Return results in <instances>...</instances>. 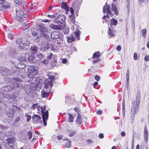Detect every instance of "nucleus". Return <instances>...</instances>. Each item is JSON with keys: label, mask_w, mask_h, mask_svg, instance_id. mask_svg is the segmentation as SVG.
Listing matches in <instances>:
<instances>
[{"label": "nucleus", "mask_w": 149, "mask_h": 149, "mask_svg": "<svg viewBox=\"0 0 149 149\" xmlns=\"http://www.w3.org/2000/svg\"><path fill=\"white\" fill-rule=\"evenodd\" d=\"M8 55L11 58H15L17 55V53L15 50L12 49L8 52Z\"/></svg>", "instance_id": "obj_17"}, {"label": "nucleus", "mask_w": 149, "mask_h": 149, "mask_svg": "<svg viewBox=\"0 0 149 149\" xmlns=\"http://www.w3.org/2000/svg\"><path fill=\"white\" fill-rule=\"evenodd\" d=\"M63 136L62 135H59L58 136H57L58 140L59 141L61 140L63 138Z\"/></svg>", "instance_id": "obj_63"}, {"label": "nucleus", "mask_w": 149, "mask_h": 149, "mask_svg": "<svg viewBox=\"0 0 149 149\" xmlns=\"http://www.w3.org/2000/svg\"><path fill=\"white\" fill-rule=\"evenodd\" d=\"M38 49V47L34 45L31 46V50L34 52L37 51Z\"/></svg>", "instance_id": "obj_37"}, {"label": "nucleus", "mask_w": 149, "mask_h": 149, "mask_svg": "<svg viewBox=\"0 0 149 149\" xmlns=\"http://www.w3.org/2000/svg\"><path fill=\"white\" fill-rule=\"evenodd\" d=\"M126 7H127V10L128 12H129L130 11V6H129V2H126Z\"/></svg>", "instance_id": "obj_53"}, {"label": "nucleus", "mask_w": 149, "mask_h": 149, "mask_svg": "<svg viewBox=\"0 0 149 149\" xmlns=\"http://www.w3.org/2000/svg\"><path fill=\"white\" fill-rule=\"evenodd\" d=\"M69 29L68 28H67L66 29H63V31L65 34H67L69 32Z\"/></svg>", "instance_id": "obj_57"}, {"label": "nucleus", "mask_w": 149, "mask_h": 149, "mask_svg": "<svg viewBox=\"0 0 149 149\" xmlns=\"http://www.w3.org/2000/svg\"><path fill=\"white\" fill-rule=\"evenodd\" d=\"M107 3L105 6L103 8V12L104 13H107V14H110L111 16L112 15V13L110 9L111 6L110 5L107 6Z\"/></svg>", "instance_id": "obj_14"}, {"label": "nucleus", "mask_w": 149, "mask_h": 149, "mask_svg": "<svg viewBox=\"0 0 149 149\" xmlns=\"http://www.w3.org/2000/svg\"><path fill=\"white\" fill-rule=\"evenodd\" d=\"M69 22L70 24L72 25L71 29L73 30L75 28V26H77V25L75 24V17L74 15H69Z\"/></svg>", "instance_id": "obj_12"}, {"label": "nucleus", "mask_w": 149, "mask_h": 149, "mask_svg": "<svg viewBox=\"0 0 149 149\" xmlns=\"http://www.w3.org/2000/svg\"><path fill=\"white\" fill-rule=\"evenodd\" d=\"M49 95V93L46 92L44 90H43L41 92V95L42 96V97L43 98L47 97Z\"/></svg>", "instance_id": "obj_28"}, {"label": "nucleus", "mask_w": 149, "mask_h": 149, "mask_svg": "<svg viewBox=\"0 0 149 149\" xmlns=\"http://www.w3.org/2000/svg\"><path fill=\"white\" fill-rule=\"evenodd\" d=\"M39 30L40 32L37 33L32 29L31 34L32 36H37V37H40V36L47 37V30L43 25H40V26Z\"/></svg>", "instance_id": "obj_1"}, {"label": "nucleus", "mask_w": 149, "mask_h": 149, "mask_svg": "<svg viewBox=\"0 0 149 149\" xmlns=\"http://www.w3.org/2000/svg\"><path fill=\"white\" fill-rule=\"evenodd\" d=\"M28 24H27L25 23H24V24L23 25V27H22V29L24 31L25 30H26L28 29L29 27V26L28 25Z\"/></svg>", "instance_id": "obj_36"}, {"label": "nucleus", "mask_w": 149, "mask_h": 149, "mask_svg": "<svg viewBox=\"0 0 149 149\" xmlns=\"http://www.w3.org/2000/svg\"><path fill=\"white\" fill-rule=\"evenodd\" d=\"M22 38H18V39L17 40H16V43L17 44H18L19 45H21L22 43Z\"/></svg>", "instance_id": "obj_47"}, {"label": "nucleus", "mask_w": 149, "mask_h": 149, "mask_svg": "<svg viewBox=\"0 0 149 149\" xmlns=\"http://www.w3.org/2000/svg\"><path fill=\"white\" fill-rule=\"evenodd\" d=\"M117 23V21L115 19L113 18L111 20V24L113 26H116Z\"/></svg>", "instance_id": "obj_32"}, {"label": "nucleus", "mask_w": 149, "mask_h": 149, "mask_svg": "<svg viewBox=\"0 0 149 149\" xmlns=\"http://www.w3.org/2000/svg\"><path fill=\"white\" fill-rule=\"evenodd\" d=\"M28 136H29V139H31L32 137V132L31 131H29L27 134Z\"/></svg>", "instance_id": "obj_48"}, {"label": "nucleus", "mask_w": 149, "mask_h": 149, "mask_svg": "<svg viewBox=\"0 0 149 149\" xmlns=\"http://www.w3.org/2000/svg\"><path fill=\"white\" fill-rule=\"evenodd\" d=\"M62 8L64 9L66 11V13H67L69 11V7L65 2L62 3L61 4Z\"/></svg>", "instance_id": "obj_19"}, {"label": "nucleus", "mask_w": 149, "mask_h": 149, "mask_svg": "<svg viewBox=\"0 0 149 149\" xmlns=\"http://www.w3.org/2000/svg\"><path fill=\"white\" fill-rule=\"evenodd\" d=\"M134 58L135 60H136L138 58L137 54L136 53H134Z\"/></svg>", "instance_id": "obj_58"}, {"label": "nucleus", "mask_w": 149, "mask_h": 149, "mask_svg": "<svg viewBox=\"0 0 149 149\" xmlns=\"http://www.w3.org/2000/svg\"><path fill=\"white\" fill-rule=\"evenodd\" d=\"M37 4L36 3H34L33 4H31V10H32L36 7L37 6Z\"/></svg>", "instance_id": "obj_51"}, {"label": "nucleus", "mask_w": 149, "mask_h": 149, "mask_svg": "<svg viewBox=\"0 0 149 149\" xmlns=\"http://www.w3.org/2000/svg\"><path fill=\"white\" fill-rule=\"evenodd\" d=\"M14 88V87L10 85H7L2 87L1 88V89L2 91L6 92H9L12 90Z\"/></svg>", "instance_id": "obj_16"}, {"label": "nucleus", "mask_w": 149, "mask_h": 149, "mask_svg": "<svg viewBox=\"0 0 149 149\" xmlns=\"http://www.w3.org/2000/svg\"><path fill=\"white\" fill-rule=\"evenodd\" d=\"M49 26L50 28L52 29L58 30H61V27L60 26L54 25L53 24H50Z\"/></svg>", "instance_id": "obj_25"}, {"label": "nucleus", "mask_w": 149, "mask_h": 149, "mask_svg": "<svg viewBox=\"0 0 149 149\" xmlns=\"http://www.w3.org/2000/svg\"><path fill=\"white\" fill-rule=\"evenodd\" d=\"M144 137L145 142L147 143L148 140V130L146 127H145L144 132Z\"/></svg>", "instance_id": "obj_20"}, {"label": "nucleus", "mask_w": 149, "mask_h": 149, "mask_svg": "<svg viewBox=\"0 0 149 149\" xmlns=\"http://www.w3.org/2000/svg\"><path fill=\"white\" fill-rule=\"evenodd\" d=\"M22 44L23 45L28 46L29 44V41L26 39V38H22Z\"/></svg>", "instance_id": "obj_27"}, {"label": "nucleus", "mask_w": 149, "mask_h": 149, "mask_svg": "<svg viewBox=\"0 0 149 149\" xmlns=\"http://www.w3.org/2000/svg\"><path fill=\"white\" fill-rule=\"evenodd\" d=\"M29 80V83H30L29 87L31 89H35L37 88L38 86V84L39 83V79L36 77H31Z\"/></svg>", "instance_id": "obj_3"}, {"label": "nucleus", "mask_w": 149, "mask_h": 149, "mask_svg": "<svg viewBox=\"0 0 149 149\" xmlns=\"http://www.w3.org/2000/svg\"><path fill=\"white\" fill-rule=\"evenodd\" d=\"M25 116L26 117H27L26 120V122H29L31 119V116L30 115H29L28 114H26L25 115Z\"/></svg>", "instance_id": "obj_45"}, {"label": "nucleus", "mask_w": 149, "mask_h": 149, "mask_svg": "<svg viewBox=\"0 0 149 149\" xmlns=\"http://www.w3.org/2000/svg\"><path fill=\"white\" fill-rule=\"evenodd\" d=\"M129 74L130 72L129 71H127V76H126V80L127 81V84H129Z\"/></svg>", "instance_id": "obj_41"}, {"label": "nucleus", "mask_w": 149, "mask_h": 149, "mask_svg": "<svg viewBox=\"0 0 149 149\" xmlns=\"http://www.w3.org/2000/svg\"><path fill=\"white\" fill-rule=\"evenodd\" d=\"M6 114L8 117L13 118V112L12 110L10 111H8L7 112Z\"/></svg>", "instance_id": "obj_33"}, {"label": "nucleus", "mask_w": 149, "mask_h": 149, "mask_svg": "<svg viewBox=\"0 0 149 149\" xmlns=\"http://www.w3.org/2000/svg\"><path fill=\"white\" fill-rule=\"evenodd\" d=\"M38 58L39 59H41L43 57V55L42 54L40 53L38 55Z\"/></svg>", "instance_id": "obj_64"}, {"label": "nucleus", "mask_w": 149, "mask_h": 149, "mask_svg": "<svg viewBox=\"0 0 149 149\" xmlns=\"http://www.w3.org/2000/svg\"><path fill=\"white\" fill-rule=\"evenodd\" d=\"M37 110L39 111L40 110L42 113V116L43 121V124L44 126L47 125L46 120H48V111L47 110L45 111V106H44L43 107L40 106H37L36 107Z\"/></svg>", "instance_id": "obj_2"}, {"label": "nucleus", "mask_w": 149, "mask_h": 149, "mask_svg": "<svg viewBox=\"0 0 149 149\" xmlns=\"http://www.w3.org/2000/svg\"><path fill=\"white\" fill-rule=\"evenodd\" d=\"M139 105V104H137L135 102H134L133 103V106L131 109V118L132 119V122H133L135 113L137 112L138 110Z\"/></svg>", "instance_id": "obj_5"}, {"label": "nucleus", "mask_w": 149, "mask_h": 149, "mask_svg": "<svg viewBox=\"0 0 149 149\" xmlns=\"http://www.w3.org/2000/svg\"><path fill=\"white\" fill-rule=\"evenodd\" d=\"M44 38V42H47V45L45 46L46 47H44L42 48L44 51H45L47 50L49 47L50 46H51V49L53 51H54L55 49L52 46V45L50 43H49V41L50 40V38Z\"/></svg>", "instance_id": "obj_9"}, {"label": "nucleus", "mask_w": 149, "mask_h": 149, "mask_svg": "<svg viewBox=\"0 0 149 149\" xmlns=\"http://www.w3.org/2000/svg\"><path fill=\"white\" fill-rule=\"evenodd\" d=\"M140 97L141 93L140 92L138 91L136 95V102H135L137 104H140Z\"/></svg>", "instance_id": "obj_24"}, {"label": "nucleus", "mask_w": 149, "mask_h": 149, "mask_svg": "<svg viewBox=\"0 0 149 149\" xmlns=\"http://www.w3.org/2000/svg\"><path fill=\"white\" fill-rule=\"evenodd\" d=\"M3 96V93L1 91H0V103H1V100Z\"/></svg>", "instance_id": "obj_54"}, {"label": "nucleus", "mask_w": 149, "mask_h": 149, "mask_svg": "<svg viewBox=\"0 0 149 149\" xmlns=\"http://www.w3.org/2000/svg\"><path fill=\"white\" fill-rule=\"evenodd\" d=\"M70 11L71 15H74V10L73 8H70Z\"/></svg>", "instance_id": "obj_62"}, {"label": "nucleus", "mask_w": 149, "mask_h": 149, "mask_svg": "<svg viewBox=\"0 0 149 149\" xmlns=\"http://www.w3.org/2000/svg\"><path fill=\"white\" fill-rule=\"evenodd\" d=\"M147 33V30L146 29H143L142 30V34L143 36H146Z\"/></svg>", "instance_id": "obj_39"}, {"label": "nucleus", "mask_w": 149, "mask_h": 149, "mask_svg": "<svg viewBox=\"0 0 149 149\" xmlns=\"http://www.w3.org/2000/svg\"><path fill=\"white\" fill-rule=\"evenodd\" d=\"M48 62V61L47 59H45L42 61V63L44 64H47Z\"/></svg>", "instance_id": "obj_59"}, {"label": "nucleus", "mask_w": 149, "mask_h": 149, "mask_svg": "<svg viewBox=\"0 0 149 149\" xmlns=\"http://www.w3.org/2000/svg\"><path fill=\"white\" fill-rule=\"evenodd\" d=\"M38 104H33L31 107V108L33 109H35L37 107V106H38Z\"/></svg>", "instance_id": "obj_55"}, {"label": "nucleus", "mask_w": 149, "mask_h": 149, "mask_svg": "<svg viewBox=\"0 0 149 149\" xmlns=\"http://www.w3.org/2000/svg\"><path fill=\"white\" fill-rule=\"evenodd\" d=\"M67 41L68 43H71L72 42L74 41L75 38H67Z\"/></svg>", "instance_id": "obj_38"}, {"label": "nucleus", "mask_w": 149, "mask_h": 149, "mask_svg": "<svg viewBox=\"0 0 149 149\" xmlns=\"http://www.w3.org/2000/svg\"><path fill=\"white\" fill-rule=\"evenodd\" d=\"M28 70L29 73L28 75L29 78L34 76L38 73V71L35 67L33 65L29 66Z\"/></svg>", "instance_id": "obj_4"}, {"label": "nucleus", "mask_w": 149, "mask_h": 149, "mask_svg": "<svg viewBox=\"0 0 149 149\" xmlns=\"http://www.w3.org/2000/svg\"><path fill=\"white\" fill-rule=\"evenodd\" d=\"M65 19V16L63 15H59L55 19L54 22L57 24H58L59 25L60 24L64 25Z\"/></svg>", "instance_id": "obj_7"}, {"label": "nucleus", "mask_w": 149, "mask_h": 149, "mask_svg": "<svg viewBox=\"0 0 149 149\" xmlns=\"http://www.w3.org/2000/svg\"><path fill=\"white\" fill-rule=\"evenodd\" d=\"M49 78L51 80L50 81H52L55 79V77L53 75H51L49 76Z\"/></svg>", "instance_id": "obj_52"}, {"label": "nucleus", "mask_w": 149, "mask_h": 149, "mask_svg": "<svg viewBox=\"0 0 149 149\" xmlns=\"http://www.w3.org/2000/svg\"><path fill=\"white\" fill-rule=\"evenodd\" d=\"M13 86L15 87H17L19 89H22L23 88V86L22 84L20 83H18L17 82H15L13 83Z\"/></svg>", "instance_id": "obj_22"}, {"label": "nucleus", "mask_w": 149, "mask_h": 149, "mask_svg": "<svg viewBox=\"0 0 149 149\" xmlns=\"http://www.w3.org/2000/svg\"><path fill=\"white\" fill-rule=\"evenodd\" d=\"M32 118L34 123L38 124L42 122L41 118L40 116L36 114L33 115Z\"/></svg>", "instance_id": "obj_13"}, {"label": "nucleus", "mask_w": 149, "mask_h": 149, "mask_svg": "<svg viewBox=\"0 0 149 149\" xmlns=\"http://www.w3.org/2000/svg\"><path fill=\"white\" fill-rule=\"evenodd\" d=\"M74 110L77 113L78 115H80V110L77 107H75L74 109Z\"/></svg>", "instance_id": "obj_50"}, {"label": "nucleus", "mask_w": 149, "mask_h": 149, "mask_svg": "<svg viewBox=\"0 0 149 149\" xmlns=\"http://www.w3.org/2000/svg\"><path fill=\"white\" fill-rule=\"evenodd\" d=\"M6 102H12L13 103L16 102V99L14 98H12L11 95H10L8 94H6L3 95V96L2 98V99Z\"/></svg>", "instance_id": "obj_8"}, {"label": "nucleus", "mask_w": 149, "mask_h": 149, "mask_svg": "<svg viewBox=\"0 0 149 149\" xmlns=\"http://www.w3.org/2000/svg\"><path fill=\"white\" fill-rule=\"evenodd\" d=\"M15 3L20 5L22 3V0H14Z\"/></svg>", "instance_id": "obj_42"}, {"label": "nucleus", "mask_w": 149, "mask_h": 149, "mask_svg": "<svg viewBox=\"0 0 149 149\" xmlns=\"http://www.w3.org/2000/svg\"><path fill=\"white\" fill-rule=\"evenodd\" d=\"M11 73L10 70L8 68L4 67L0 68V73L1 75L3 76H8Z\"/></svg>", "instance_id": "obj_11"}, {"label": "nucleus", "mask_w": 149, "mask_h": 149, "mask_svg": "<svg viewBox=\"0 0 149 149\" xmlns=\"http://www.w3.org/2000/svg\"><path fill=\"white\" fill-rule=\"evenodd\" d=\"M21 57H22V59H20V57H19L17 58L18 60L20 61H24L26 59L30 60L32 59V58L28 53H26L25 54H23V56H21Z\"/></svg>", "instance_id": "obj_15"}, {"label": "nucleus", "mask_w": 149, "mask_h": 149, "mask_svg": "<svg viewBox=\"0 0 149 149\" xmlns=\"http://www.w3.org/2000/svg\"><path fill=\"white\" fill-rule=\"evenodd\" d=\"M5 81L11 83L12 81V79L11 78H9L8 77H5L4 78Z\"/></svg>", "instance_id": "obj_40"}, {"label": "nucleus", "mask_w": 149, "mask_h": 149, "mask_svg": "<svg viewBox=\"0 0 149 149\" xmlns=\"http://www.w3.org/2000/svg\"><path fill=\"white\" fill-rule=\"evenodd\" d=\"M13 25L10 23H8L7 26H5L4 27L5 30L6 31H10L12 29Z\"/></svg>", "instance_id": "obj_26"}, {"label": "nucleus", "mask_w": 149, "mask_h": 149, "mask_svg": "<svg viewBox=\"0 0 149 149\" xmlns=\"http://www.w3.org/2000/svg\"><path fill=\"white\" fill-rule=\"evenodd\" d=\"M108 31L109 34L110 35V36L111 37L113 36L114 35L113 32V31L111 30L110 28H109Z\"/></svg>", "instance_id": "obj_43"}, {"label": "nucleus", "mask_w": 149, "mask_h": 149, "mask_svg": "<svg viewBox=\"0 0 149 149\" xmlns=\"http://www.w3.org/2000/svg\"><path fill=\"white\" fill-rule=\"evenodd\" d=\"M6 141L5 144L6 147L13 148L14 147V143L15 141V138L12 137L11 138L7 139Z\"/></svg>", "instance_id": "obj_6"}, {"label": "nucleus", "mask_w": 149, "mask_h": 149, "mask_svg": "<svg viewBox=\"0 0 149 149\" xmlns=\"http://www.w3.org/2000/svg\"><path fill=\"white\" fill-rule=\"evenodd\" d=\"M13 79L19 82H20L21 81V80L19 78H18V77H13Z\"/></svg>", "instance_id": "obj_56"}, {"label": "nucleus", "mask_w": 149, "mask_h": 149, "mask_svg": "<svg viewBox=\"0 0 149 149\" xmlns=\"http://www.w3.org/2000/svg\"><path fill=\"white\" fill-rule=\"evenodd\" d=\"M16 15L18 17H22L23 14V11L19 7L15 9Z\"/></svg>", "instance_id": "obj_18"}, {"label": "nucleus", "mask_w": 149, "mask_h": 149, "mask_svg": "<svg viewBox=\"0 0 149 149\" xmlns=\"http://www.w3.org/2000/svg\"><path fill=\"white\" fill-rule=\"evenodd\" d=\"M5 0H0V10H3L10 8V6Z\"/></svg>", "instance_id": "obj_10"}, {"label": "nucleus", "mask_w": 149, "mask_h": 149, "mask_svg": "<svg viewBox=\"0 0 149 149\" xmlns=\"http://www.w3.org/2000/svg\"><path fill=\"white\" fill-rule=\"evenodd\" d=\"M8 37H12L13 36H15V34H13L10 32H8L7 33Z\"/></svg>", "instance_id": "obj_49"}, {"label": "nucleus", "mask_w": 149, "mask_h": 149, "mask_svg": "<svg viewBox=\"0 0 149 149\" xmlns=\"http://www.w3.org/2000/svg\"><path fill=\"white\" fill-rule=\"evenodd\" d=\"M109 16L108 14H107V15H104L103 17V19L104 20H106L107 19H108L109 17Z\"/></svg>", "instance_id": "obj_61"}, {"label": "nucleus", "mask_w": 149, "mask_h": 149, "mask_svg": "<svg viewBox=\"0 0 149 149\" xmlns=\"http://www.w3.org/2000/svg\"><path fill=\"white\" fill-rule=\"evenodd\" d=\"M111 6L112 11L114 12L116 15H117L118 14V12L117 11V9L116 8V5L112 3L111 4Z\"/></svg>", "instance_id": "obj_30"}, {"label": "nucleus", "mask_w": 149, "mask_h": 149, "mask_svg": "<svg viewBox=\"0 0 149 149\" xmlns=\"http://www.w3.org/2000/svg\"><path fill=\"white\" fill-rule=\"evenodd\" d=\"M100 53L99 51L95 52L93 54L92 58L95 59H98L100 57Z\"/></svg>", "instance_id": "obj_29"}, {"label": "nucleus", "mask_w": 149, "mask_h": 149, "mask_svg": "<svg viewBox=\"0 0 149 149\" xmlns=\"http://www.w3.org/2000/svg\"><path fill=\"white\" fill-rule=\"evenodd\" d=\"M76 122L78 125H80L82 123L83 121L80 115H78V116H77V119L76 120Z\"/></svg>", "instance_id": "obj_23"}, {"label": "nucleus", "mask_w": 149, "mask_h": 149, "mask_svg": "<svg viewBox=\"0 0 149 149\" xmlns=\"http://www.w3.org/2000/svg\"><path fill=\"white\" fill-rule=\"evenodd\" d=\"M68 115L69 116L68 118V121L70 122H73V117L72 114L70 113H68Z\"/></svg>", "instance_id": "obj_34"}, {"label": "nucleus", "mask_w": 149, "mask_h": 149, "mask_svg": "<svg viewBox=\"0 0 149 149\" xmlns=\"http://www.w3.org/2000/svg\"><path fill=\"white\" fill-rule=\"evenodd\" d=\"M45 84V85L44 86V88L45 89H47L48 88L49 86H50V88H51L53 86L52 81H46Z\"/></svg>", "instance_id": "obj_21"}, {"label": "nucleus", "mask_w": 149, "mask_h": 149, "mask_svg": "<svg viewBox=\"0 0 149 149\" xmlns=\"http://www.w3.org/2000/svg\"><path fill=\"white\" fill-rule=\"evenodd\" d=\"M74 33L76 37H80L81 32L79 30H77V31H75Z\"/></svg>", "instance_id": "obj_35"}, {"label": "nucleus", "mask_w": 149, "mask_h": 149, "mask_svg": "<svg viewBox=\"0 0 149 149\" xmlns=\"http://www.w3.org/2000/svg\"><path fill=\"white\" fill-rule=\"evenodd\" d=\"M144 60L147 61H149V55H146L144 57Z\"/></svg>", "instance_id": "obj_60"}, {"label": "nucleus", "mask_w": 149, "mask_h": 149, "mask_svg": "<svg viewBox=\"0 0 149 149\" xmlns=\"http://www.w3.org/2000/svg\"><path fill=\"white\" fill-rule=\"evenodd\" d=\"M18 67V68L19 69H23L25 68V65L24 64H19Z\"/></svg>", "instance_id": "obj_46"}, {"label": "nucleus", "mask_w": 149, "mask_h": 149, "mask_svg": "<svg viewBox=\"0 0 149 149\" xmlns=\"http://www.w3.org/2000/svg\"><path fill=\"white\" fill-rule=\"evenodd\" d=\"M71 141H69L66 142L65 145V147L67 148H70L71 146Z\"/></svg>", "instance_id": "obj_44"}, {"label": "nucleus", "mask_w": 149, "mask_h": 149, "mask_svg": "<svg viewBox=\"0 0 149 149\" xmlns=\"http://www.w3.org/2000/svg\"><path fill=\"white\" fill-rule=\"evenodd\" d=\"M20 72L18 70H12V74L14 76H19L20 74Z\"/></svg>", "instance_id": "obj_31"}]
</instances>
